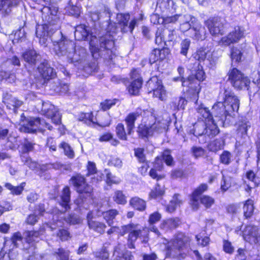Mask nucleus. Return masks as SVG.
<instances>
[{"label":"nucleus","mask_w":260,"mask_h":260,"mask_svg":"<svg viewBox=\"0 0 260 260\" xmlns=\"http://www.w3.org/2000/svg\"><path fill=\"white\" fill-rule=\"evenodd\" d=\"M140 226L138 224H135L133 223L128 224L124 226H121V233L122 235H123L126 233L131 234L135 231H136Z\"/></svg>","instance_id":"6e6d98bb"},{"label":"nucleus","mask_w":260,"mask_h":260,"mask_svg":"<svg viewBox=\"0 0 260 260\" xmlns=\"http://www.w3.org/2000/svg\"><path fill=\"white\" fill-rule=\"evenodd\" d=\"M89 222L88 225L89 229L101 234L104 233L105 229L106 228V225L105 223L96 221H90Z\"/></svg>","instance_id":"ea45409f"},{"label":"nucleus","mask_w":260,"mask_h":260,"mask_svg":"<svg viewBox=\"0 0 260 260\" xmlns=\"http://www.w3.org/2000/svg\"><path fill=\"white\" fill-rule=\"evenodd\" d=\"M81 64L83 67V71L89 75L94 72L97 68V63L94 60L89 62L88 59H87L85 62Z\"/></svg>","instance_id":"58836bf2"},{"label":"nucleus","mask_w":260,"mask_h":260,"mask_svg":"<svg viewBox=\"0 0 260 260\" xmlns=\"http://www.w3.org/2000/svg\"><path fill=\"white\" fill-rule=\"evenodd\" d=\"M196 110L203 118L207 120L208 121H210L213 120L212 112H210L208 108L205 107L203 104L199 105L196 108Z\"/></svg>","instance_id":"72a5a7b5"},{"label":"nucleus","mask_w":260,"mask_h":260,"mask_svg":"<svg viewBox=\"0 0 260 260\" xmlns=\"http://www.w3.org/2000/svg\"><path fill=\"white\" fill-rule=\"evenodd\" d=\"M210 54V52L208 50L205 48H201L194 54V58L197 60L202 61L209 57Z\"/></svg>","instance_id":"a19ab883"},{"label":"nucleus","mask_w":260,"mask_h":260,"mask_svg":"<svg viewBox=\"0 0 260 260\" xmlns=\"http://www.w3.org/2000/svg\"><path fill=\"white\" fill-rule=\"evenodd\" d=\"M72 184L75 188V190L79 193L77 200V204L80 205L86 202L90 198L93 190L92 186L86 183L84 177L77 175L71 179Z\"/></svg>","instance_id":"0eeeda50"},{"label":"nucleus","mask_w":260,"mask_h":260,"mask_svg":"<svg viewBox=\"0 0 260 260\" xmlns=\"http://www.w3.org/2000/svg\"><path fill=\"white\" fill-rule=\"evenodd\" d=\"M21 0H0V13L4 16L9 15Z\"/></svg>","instance_id":"aec40b11"},{"label":"nucleus","mask_w":260,"mask_h":260,"mask_svg":"<svg viewBox=\"0 0 260 260\" xmlns=\"http://www.w3.org/2000/svg\"><path fill=\"white\" fill-rule=\"evenodd\" d=\"M141 112L136 111L129 113L125 118V121L126 124L127 134L131 135L133 129L135 127L136 120L141 115Z\"/></svg>","instance_id":"cd10ccee"},{"label":"nucleus","mask_w":260,"mask_h":260,"mask_svg":"<svg viewBox=\"0 0 260 260\" xmlns=\"http://www.w3.org/2000/svg\"><path fill=\"white\" fill-rule=\"evenodd\" d=\"M21 159L24 164L27 166L31 170H35L38 168L39 164L36 161H32L31 158L25 154L21 155Z\"/></svg>","instance_id":"a18cd8bd"},{"label":"nucleus","mask_w":260,"mask_h":260,"mask_svg":"<svg viewBox=\"0 0 260 260\" xmlns=\"http://www.w3.org/2000/svg\"><path fill=\"white\" fill-rule=\"evenodd\" d=\"M135 156L137 158L140 162H144L146 161V156L144 153V149L137 148L134 149Z\"/></svg>","instance_id":"680f3d73"},{"label":"nucleus","mask_w":260,"mask_h":260,"mask_svg":"<svg viewBox=\"0 0 260 260\" xmlns=\"http://www.w3.org/2000/svg\"><path fill=\"white\" fill-rule=\"evenodd\" d=\"M171 152L169 150H165L162 154V157L167 165L172 166L174 164L173 158L171 155Z\"/></svg>","instance_id":"e2e57ef3"},{"label":"nucleus","mask_w":260,"mask_h":260,"mask_svg":"<svg viewBox=\"0 0 260 260\" xmlns=\"http://www.w3.org/2000/svg\"><path fill=\"white\" fill-rule=\"evenodd\" d=\"M89 58H90V56L87 54L86 49L80 47L77 49L74 48L69 60L72 62H79L81 64L85 62Z\"/></svg>","instance_id":"5701e85b"},{"label":"nucleus","mask_w":260,"mask_h":260,"mask_svg":"<svg viewBox=\"0 0 260 260\" xmlns=\"http://www.w3.org/2000/svg\"><path fill=\"white\" fill-rule=\"evenodd\" d=\"M246 178L252 182L255 186L260 184V168L255 172L250 170L246 173Z\"/></svg>","instance_id":"f704fd0d"},{"label":"nucleus","mask_w":260,"mask_h":260,"mask_svg":"<svg viewBox=\"0 0 260 260\" xmlns=\"http://www.w3.org/2000/svg\"><path fill=\"white\" fill-rule=\"evenodd\" d=\"M116 133L117 137L122 140H127L126 134L124 125L122 123H118L116 127Z\"/></svg>","instance_id":"864d4df0"},{"label":"nucleus","mask_w":260,"mask_h":260,"mask_svg":"<svg viewBox=\"0 0 260 260\" xmlns=\"http://www.w3.org/2000/svg\"><path fill=\"white\" fill-rule=\"evenodd\" d=\"M243 235L245 240L251 244H256L260 242V232L256 226L247 225L243 232Z\"/></svg>","instance_id":"2eb2a0df"},{"label":"nucleus","mask_w":260,"mask_h":260,"mask_svg":"<svg viewBox=\"0 0 260 260\" xmlns=\"http://www.w3.org/2000/svg\"><path fill=\"white\" fill-rule=\"evenodd\" d=\"M118 214L119 212L116 209H110L102 212L103 218L110 226H112L113 220Z\"/></svg>","instance_id":"7c9ffc66"},{"label":"nucleus","mask_w":260,"mask_h":260,"mask_svg":"<svg viewBox=\"0 0 260 260\" xmlns=\"http://www.w3.org/2000/svg\"><path fill=\"white\" fill-rule=\"evenodd\" d=\"M189 250V239L182 233L178 234L168 244L167 255L181 260L184 258Z\"/></svg>","instance_id":"20e7f679"},{"label":"nucleus","mask_w":260,"mask_h":260,"mask_svg":"<svg viewBox=\"0 0 260 260\" xmlns=\"http://www.w3.org/2000/svg\"><path fill=\"white\" fill-rule=\"evenodd\" d=\"M180 224L178 218H169L165 220L161 224V228L164 230H173L176 229Z\"/></svg>","instance_id":"473e14b6"},{"label":"nucleus","mask_w":260,"mask_h":260,"mask_svg":"<svg viewBox=\"0 0 260 260\" xmlns=\"http://www.w3.org/2000/svg\"><path fill=\"white\" fill-rule=\"evenodd\" d=\"M130 16L128 14L118 13L116 16V21L120 25L122 32H132L137 24V20L134 19L128 23Z\"/></svg>","instance_id":"4468645a"},{"label":"nucleus","mask_w":260,"mask_h":260,"mask_svg":"<svg viewBox=\"0 0 260 260\" xmlns=\"http://www.w3.org/2000/svg\"><path fill=\"white\" fill-rule=\"evenodd\" d=\"M206 125V124L203 122L197 123L194 127V135L196 137L205 135Z\"/></svg>","instance_id":"5fc2aeb1"},{"label":"nucleus","mask_w":260,"mask_h":260,"mask_svg":"<svg viewBox=\"0 0 260 260\" xmlns=\"http://www.w3.org/2000/svg\"><path fill=\"white\" fill-rule=\"evenodd\" d=\"M161 31L162 32V35L166 41H172L175 39L176 32L174 29L164 28L163 30H161Z\"/></svg>","instance_id":"4d7b16f0"},{"label":"nucleus","mask_w":260,"mask_h":260,"mask_svg":"<svg viewBox=\"0 0 260 260\" xmlns=\"http://www.w3.org/2000/svg\"><path fill=\"white\" fill-rule=\"evenodd\" d=\"M71 191L68 186L65 187L61 192L59 201V205L63 208L62 211L66 212L70 209Z\"/></svg>","instance_id":"bb28decb"},{"label":"nucleus","mask_w":260,"mask_h":260,"mask_svg":"<svg viewBox=\"0 0 260 260\" xmlns=\"http://www.w3.org/2000/svg\"><path fill=\"white\" fill-rule=\"evenodd\" d=\"M113 199L118 204L124 205L126 203V198L122 191L120 190L115 191Z\"/></svg>","instance_id":"c03bdc74"},{"label":"nucleus","mask_w":260,"mask_h":260,"mask_svg":"<svg viewBox=\"0 0 260 260\" xmlns=\"http://www.w3.org/2000/svg\"><path fill=\"white\" fill-rule=\"evenodd\" d=\"M22 125L20 129L25 133H35L37 129L43 131L44 127L52 130V126L49 123L40 118L31 117L29 119H23L21 122Z\"/></svg>","instance_id":"6e6552de"},{"label":"nucleus","mask_w":260,"mask_h":260,"mask_svg":"<svg viewBox=\"0 0 260 260\" xmlns=\"http://www.w3.org/2000/svg\"><path fill=\"white\" fill-rule=\"evenodd\" d=\"M45 232V229L41 228L38 231H26L23 233V236L26 243L33 245L40 241L41 236L44 234Z\"/></svg>","instance_id":"6ab92c4d"},{"label":"nucleus","mask_w":260,"mask_h":260,"mask_svg":"<svg viewBox=\"0 0 260 260\" xmlns=\"http://www.w3.org/2000/svg\"><path fill=\"white\" fill-rule=\"evenodd\" d=\"M244 36V31L239 26L235 27L234 30L226 36L222 37L219 42L221 45L228 46L231 44L237 42Z\"/></svg>","instance_id":"dca6fc26"},{"label":"nucleus","mask_w":260,"mask_h":260,"mask_svg":"<svg viewBox=\"0 0 260 260\" xmlns=\"http://www.w3.org/2000/svg\"><path fill=\"white\" fill-rule=\"evenodd\" d=\"M66 12L68 13L69 15L77 17L80 15V9L76 5L70 3L66 7Z\"/></svg>","instance_id":"3c124183"},{"label":"nucleus","mask_w":260,"mask_h":260,"mask_svg":"<svg viewBox=\"0 0 260 260\" xmlns=\"http://www.w3.org/2000/svg\"><path fill=\"white\" fill-rule=\"evenodd\" d=\"M164 193L163 187H161L159 184H157L154 189H152L150 192L149 196L152 198H156L157 197L161 196Z\"/></svg>","instance_id":"774afa93"},{"label":"nucleus","mask_w":260,"mask_h":260,"mask_svg":"<svg viewBox=\"0 0 260 260\" xmlns=\"http://www.w3.org/2000/svg\"><path fill=\"white\" fill-rule=\"evenodd\" d=\"M207 30L205 27L198 21L192 23V27L189 31V36L197 41H203L207 37Z\"/></svg>","instance_id":"f3484780"},{"label":"nucleus","mask_w":260,"mask_h":260,"mask_svg":"<svg viewBox=\"0 0 260 260\" xmlns=\"http://www.w3.org/2000/svg\"><path fill=\"white\" fill-rule=\"evenodd\" d=\"M50 26L51 25H49L46 22H44L42 25H38L36 26V36L40 38V43L45 46H47V43L50 39L49 36H47L46 31L49 30Z\"/></svg>","instance_id":"393cba45"},{"label":"nucleus","mask_w":260,"mask_h":260,"mask_svg":"<svg viewBox=\"0 0 260 260\" xmlns=\"http://www.w3.org/2000/svg\"><path fill=\"white\" fill-rule=\"evenodd\" d=\"M75 38L77 40H84L88 36V31L85 26H77L75 31Z\"/></svg>","instance_id":"c9c22d12"},{"label":"nucleus","mask_w":260,"mask_h":260,"mask_svg":"<svg viewBox=\"0 0 260 260\" xmlns=\"http://www.w3.org/2000/svg\"><path fill=\"white\" fill-rule=\"evenodd\" d=\"M41 111L42 114L52 122L58 125L61 123V115L54 105L49 102H42Z\"/></svg>","instance_id":"f8f14e48"},{"label":"nucleus","mask_w":260,"mask_h":260,"mask_svg":"<svg viewBox=\"0 0 260 260\" xmlns=\"http://www.w3.org/2000/svg\"><path fill=\"white\" fill-rule=\"evenodd\" d=\"M208 122L209 123L206 125L205 135L212 138L219 133V130L217 125L213 122V120Z\"/></svg>","instance_id":"c756f323"},{"label":"nucleus","mask_w":260,"mask_h":260,"mask_svg":"<svg viewBox=\"0 0 260 260\" xmlns=\"http://www.w3.org/2000/svg\"><path fill=\"white\" fill-rule=\"evenodd\" d=\"M24 184V183H22L19 186H14L10 183H7L5 184V187L10 190L13 194L19 195L23 190Z\"/></svg>","instance_id":"09e8293b"},{"label":"nucleus","mask_w":260,"mask_h":260,"mask_svg":"<svg viewBox=\"0 0 260 260\" xmlns=\"http://www.w3.org/2000/svg\"><path fill=\"white\" fill-rule=\"evenodd\" d=\"M243 209L244 216L246 218L251 217L254 211L253 201L251 200L246 201L244 205Z\"/></svg>","instance_id":"4c0bfd02"},{"label":"nucleus","mask_w":260,"mask_h":260,"mask_svg":"<svg viewBox=\"0 0 260 260\" xmlns=\"http://www.w3.org/2000/svg\"><path fill=\"white\" fill-rule=\"evenodd\" d=\"M190 40L188 39L183 40L180 44V54L186 56L190 45Z\"/></svg>","instance_id":"bf43d9fd"},{"label":"nucleus","mask_w":260,"mask_h":260,"mask_svg":"<svg viewBox=\"0 0 260 260\" xmlns=\"http://www.w3.org/2000/svg\"><path fill=\"white\" fill-rule=\"evenodd\" d=\"M187 101L183 98L180 97L179 98H176L172 102V106L174 109L179 110L180 109H183L185 105L187 104Z\"/></svg>","instance_id":"603ef678"},{"label":"nucleus","mask_w":260,"mask_h":260,"mask_svg":"<svg viewBox=\"0 0 260 260\" xmlns=\"http://www.w3.org/2000/svg\"><path fill=\"white\" fill-rule=\"evenodd\" d=\"M3 102L8 109L12 110L14 113L16 112L17 109L20 107L23 104L22 101L12 96L11 94L7 92L3 94Z\"/></svg>","instance_id":"4be33fe9"},{"label":"nucleus","mask_w":260,"mask_h":260,"mask_svg":"<svg viewBox=\"0 0 260 260\" xmlns=\"http://www.w3.org/2000/svg\"><path fill=\"white\" fill-rule=\"evenodd\" d=\"M208 189V185L206 184H201L192 193L191 196L190 204L194 210H197L200 207L199 198L200 196Z\"/></svg>","instance_id":"a211bd4d"},{"label":"nucleus","mask_w":260,"mask_h":260,"mask_svg":"<svg viewBox=\"0 0 260 260\" xmlns=\"http://www.w3.org/2000/svg\"><path fill=\"white\" fill-rule=\"evenodd\" d=\"M114 47V41L107 39L106 36L101 37L99 41L94 37L89 42V49L94 59L100 57L112 59V49Z\"/></svg>","instance_id":"7ed1b4c3"},{"label":"nucleus","mask_w":260,"mask_h":260,"mask_svg":"<svg viewBox=\"0 0 260 260\" xmlns=\"http://www.w3.org/2000/svg\"><path fill=\"white\" fill-rule=\"evenodd\" d=\"M228 80L230 81L233 86L238 89H242L244 88L248 89L250 84V80L242 72L236 68L230 70L228 73Z\"/></svg>","instance_id":"1a4fd4ad"},{"label":"nucleus","mask_w":260,"mask_h":260,"mask_svg":"<svg viewBox=\"0 0 260 260\" xmlns=\"http://www.w3.org/2000/svg\"><path fill=\"white\" fill-rule=\"evenodd\" d=\"M224 145V141L222 139H216L209 145L211 151L216 152L218 150L222 149Z\"/></svg>","instance_id":"8fccbe9b"},{"label":"nucleus","mask_w":260,"mask_h":260,"mask_svg":"<svg viewBox=\"0 0 260 260\" xmlns=\"http://www.w3.org/2000/svg\"><path fill=\"white\" fill-rule=\"evenodd\" d=\"M54 83L58 84L59 86L54 88V91L56 93H66L69 90V85L67 84L62 83L58 79H55ZM53 87H54L53 86Z\"/></svg>","instance_id":"49530a36"},{"label":"nucleus","mask_w":260,"mask_h":260,"mask_svg":"<svg viewBox=\"0 0 260 260\" xmlns=\"http://www.w3.org/2000/svg\"><path fill=\"white\" fill-rule=\"evenodd\" d=\"M219 99L221 101L217 102L212 108V117H218L223 121L228 115L238 111L239 108L240 101L230 88H224L223 92H220Z\"/></svg>","instance_id":"f257e3e1"},{"label":"nucleus","mask_w":260,"mask_h":260,"mask_svg":"<svg viewBox=\"0 0 260 260\" xmlns=\"http://www.w3.org/2000/svg\"><path fill=\"white\" fill-rule=\"evenodd\" d=\"M142 80H135L127 87L129 93L132 95H137L142 87Z\"/></svg>","instance_id":"e433bc0d"},{"label":"nucleus","mask_w":260,"mask_h":260,"mask_svg":"<svg viewBox=\"0 0 260 260\" xmlns=\"http://www.w3.org/2000/svg\"><path fill=\"white\" fill-rule=\"evenodd\" d=\"M42 13L43 21L46 22L49 25H51L46 33L47 36H49L52 42L53 47L55 46V44H58L62 41L68 40L62 36V32L58 30L59 28V20L57 15L58 9L53 6H45L42 9Z\"/></svg>","instance_id":"f03ea898"},{"label":"nucleus","mask_w":260,"mask_h":260,"mask_svg":"<svg viewBox=\"0 0 260 260\" xmlns=\"http://www.w3.org/2000/svg\"><path fill=\"white\" fill-rule=\"evenodd\" d=\"M192 18L190 15H185L181 17L180 28L182 31H186L189 30L192 27V23H194L193 21H191Z\"/></svg>","instance_id":"c85d7f7f"},{"label":"nucleus","mask_w":260,"mask_h":260,"mask_svg":"<svg viewBox=\"0 0 260 260\" xmlns=\"http://www.w3.org/2000/svg\"><path fill=\"white\" fill-rule=\"evenodd\" d=\"M74 49V43L69 40H64L60 44H55L53 50L58 57H66L69 60L73 54Z\"/></svg>","instance_id":"ddd939ff"},{"label":"nucleus","mask_w":260,"mask_h":260,"mask_svg":"<svg viewBox=\"0 0 260 260\" xmlns=\"http://www.w3.org/2000/svg\"><path fill=\"white\" fill-rule=\"evenodd\" d=\"M58 260H68L70 255V251L66 250L63 248H59L57 249L54 253Z\"/></svg>","instance_id":"79ce46f5"},{"label":"nucleus","mask_w":260,"mask_h":260,"mask_svg":"<svg viewBox=\"0 0 260 260\" xmlns=\"http://www.w3.org/2000/svg\"><path fill=\"white\" fill-rule=\"evenodd\" d=\"M182 86L188 87V91L193 94H198L200 92V81L205 79V73L203 67L199 63H194V67L191 69V75L186 80H182Z\"/></svg>","instance_id":"39448f33"},{"label":"nucleus","mask_w":260,"mask_h":260,"mask_svg":"<svg viewBox=\"0 0 260 260\" xmlns=\"http://www.w3.org/2000/svg\"><path fill=\"white\" fill-rule=\"evenodd\" d=\"M23 60L31 66H35L40 59V55L34 49H28L21 54Z\"/></svg>","instance_id":"a878e982"},{"label":"nucleus","mask_w":260,"mask_h":260,"mask_svg":"<svg viewBox=\"0 0 260 260\" xmlns=\"http://www.w3.org/2000/svg\"><path fill=\"white\" fill-rule=\"evenodd\" d=\"M129 204L134 208L140 211H144L146 207L145 201L138 197L132 198L129 201Z\"/></svg>","instance_id":"2f4dec72"},{"label":"nucleus","mask_w":260,"mask_h":260,"mask_svg":"<svg viewBox=\"0 0 260 260\" xmlns=\"http://www.w3.org/2000/svg\"><path fill=\"white\" fill-rule=\"evenodd\" d=\"M178 195L175 194L173 199L170 202L167 207V210L170 213H172L176 210V207L180 203V201L177 199Z\"/></svg>","instance_id":"0e129e2a"},{"label":"nucleus","mask_w":260,"mask_h":260,"mask_svg":"<svg viewBox=\"0 0 260 260\" xmlns=\"http://www.w3.org/2000/svg\"><path fill=\"white\" fill-rule=\"evenodd\" d=\"M200 203L205 206L206 208H209L214 203V199L209 196H202L199 198Z\"/></svg>","instance_id":"de8ad7c7"},{"label":"nucleus","mask_w":260,"mask_h":260,"mask_svg":"<svg viewBox=\"0 0 260 260\" xmlns=\"http://www.w3.org/2000/svg\"><path fill=\"white\" fill-rule=\"evenodd\" d=\"M165 128V124L157 120L155 115L151 113L148 121L144 125L141 124L138 127L137 132L142 137L152 136L155 133H162Z\"/></svg>","instance_id":"423d86ee"},{"label":"nucleus","mask_w":260,"mask_h":260,"mask_svg":"<svg viewBox=\"0 0 260 260\" xmlns=\"http://www.w3.org/2000/svg\"><path fill=\"white\" fill-rule=\"evenodd\" d=\"M96 260H110L109 254L105 247H103L100 251L95 254Z\"/></svg>","instance_id":"13d9d810"},{"label":"nucleus","mask_w":260,"mask_h":260,"mask_svg":"<svg viewBox=\"0 0 260 260\" xmlns=\"http://www.w3.org/2000/svg\"><path fill=\"white\" fill-rule=\"evenodd\" d=\"M116 99L105 100L100 104L101 109L105 111L110 109L113 106L116 104Z\"/></svg>","instance_id":"052dcab7"},{"label":"nucleus","mask_w":260,"mask_h":260,"mask_svg":"<svg viewBox=\"0 0 260 260\" xmlns=\"http://www.w3.org/2000/svg\"><path fill=\"white\" fill-rule=\"evenodd\" d=\"M250 126L251 124L249 121L247 120L242 121L239 124L238 130L242 135H246L247 131Z\"/></svg>","instance_id":"338daca9"},{"label":"nucleus","mask_w":260,"mask_h":260,"mask_svg":"<svg viewBox=\"0 0 260 260\" xmlns=\"http://www.w3.org/2000/svg\"><path fill=\"white\" fill-rule=\"evenodd\" d=\"M59 148L63 150L64 154L70 158H73L74 157V152L69 144L65 142H61L59 145Z\"/></svg>","instance_id":"37998d69"},{"label":"nucleus","mask_w":260,"mask_h":260,"mask_svg":"<svg viewBox=\"0 0 260 260\" xmlns=\"http://www.w3.org/2000/svg\"><path fill=\"white\" fill-rule=\"evenodd\" d=\"M35 145V144L32 142L28 140H25L22 145V151L23 153H26L32 151L34 149Z\"/></svg>","instance_id":"69168bd1"},{"label":"nucleus","mask_w":260,"mask_h":260,"mask_svg":"<svg viewBox=\"0 0 260 260\" xmlns=\"http://www.w3.org/2000/svg\"><path fill=\"white\" fill-rule=\"evenodd\" d=\"M149 93L153 92V95L160 100L164 99L166 94V91L162 84V81L157 76H153L151 78L147 83L146 85Z\"/></svg>","instance_id":"9b49d317"},{"label":"nucleus","mask_w":260,"mask_h":260,"mask_svg":"<svg viewBox=\"0 0 260 260\" xmlns=\"http://www.w3.org/2000/svg\"><path fill=\"white\" fill-rule=\"evenodd\" d=\"M38 72L44 81L54 79L56 73L48 63H41L38 68Z\"/></svg>","instance_id":"412c9836"},{"label":"nucleus","mask_w":260,"mask_h":260,"mask_svg":"<svg viewBox=\"0 0 260 260\" xmlns=\"http://www.w3.org/2000/svg\"><path fill=\"white\" fill-rule=\"evenodd\" d=\"M170 53L168 48L163 47L161 49H153L149 55V62L150 64L155 63L158 60H163Z\"/></svg>","instance_id":"b1692460"},{"label":"nucleus","mask_w":260,"mask_h":260,"mask_svg":"<svg viewBox=\"0 0 260 260\" xmlns=\"http://www.w3.org/2000/svg\"><path fill=\"white\" fill-rule=\"evenodd\" d=\"M204 23L212 36L216 37L223 35L224 32V22L221 18L211 17L205 21Z\"/></svg>","instance_id":"9d476101"}]
</instances>
